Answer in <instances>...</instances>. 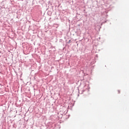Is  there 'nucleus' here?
<instances>
[{
  "instance_id": "f257e3e1",
  "label": "nucleus",
  "mask_w": 129,
  "mask_h": 129,
  "mask_svg": "<svg viewBox=\"0 0 129 129\" xmlns=\"http://www.w3.org/2000/svg\"><path fill=\"white\" fill-rule=\"evenodd\" d=\"M120 90H118V94H120Z\"/></svg>"
}]
</instances>
